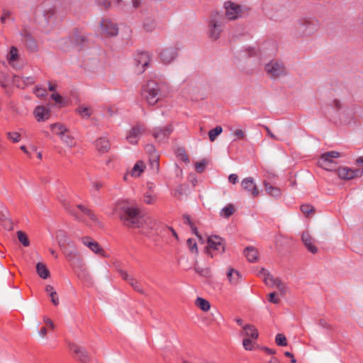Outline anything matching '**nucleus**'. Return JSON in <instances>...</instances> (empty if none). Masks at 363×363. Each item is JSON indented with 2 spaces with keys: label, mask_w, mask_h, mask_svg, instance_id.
<instances>
[{
  "label": "nucleus",
  "mask_w": 363,
  "mask_h": 363,
  "mask_svg": "<svg viewBox=\"0 0 363 363\" xmlns=\"http://www.w3.org/2000/svg\"><path fill=\"white\" fill-rule=\"evenodd\" d=\"M268 301L272 303L277 304L279 303L280 299L277 297L276 292H272L269 294Z\"/></svg>",
  "instance_id": "55"
},
{
  "label": "nucleus",
  "mask_w": 363,
  "mask_h": 363,
  "mask_svg": "<svg viewBox=\"0 0 363 363\" xmlns=\"http://www.w3.org/2000/svg\"><path fill=\"white\" fill-rule=\"evenodd\" d=\"M69 348L74 353V357L77 361L81 363H89L90 362V357L85 348L74 343H70Z\"/></svg>",
  "instance_id": "11"
},
{
  "label": "nucleus",
  "mask_w": 363,
  "mask_h": 363,
  "mask_svg": "<svg viewBox=\"0 0 363 363\" xmlns=\"http://www.w3.org/2000/svg\"><path fill=\"white\" fill-rule=\"evenodd\" d=\"M60 138H61L62 140L65 143H66L68 146L72 147L74 145V139L71 136H69L68 135H65V133H64L62 135H60Z\"/></svg>",
  "instance_id": "48"
},
{
  "label": "nucleus",
  "mask_w": 363,
  "mask_h": 363,
  "mask_svg": "<svg viewBox=\"0 0 363 363\" xmlns=\"http://www.w3.org/2000/svg\"><path fill=\"white\" fill-rule=\"evenodd\" d=\"M0 221L4 226V228L7 230H12L13 228V224L11 220L6 217L4 214L0 215Z\"/></svg>",
  "instance_id": "34"
},
{
  "label": "nucleus",
  "mask_w": 363,
  "mask_h": 363,
  "mask_svg": "<svg viewBox=\"0 0 363 363\" xmlns=\"http://www.w3.org/2000/svg\"><path fill=\"white\" fill-rule=\"evenodd\" d=\"M83 118H89L91 115L90 108L80 106L76 110Z\"/></svg>",
  "instance_id": "40"
},
{
  "label": "nucleus",
  "mask_w": 363,
  "mask_h": 363,
  "mask_svg": "<svg viewBox=\"0 0 363 363\" xmlns=\"http://www.w3.org/2000/svg\"><path fill=\"white\" fill-rule=\"evenodd\" d=\"M33 113L38 121H44L49 118L50 111L43 106H38L35 108Z\"/></svg>",
  "instance_id": "22"
},
{
  "label": "nucleus",
  "mask_w": 363,
  "mask_h": 363,
  "mask_svg": "<svg viewBox=\"0 0 363 363\" xmlns=\"http://www.w3.org/2000/svg\"><path fill=\"white\" fill-rule=\"evenodd\" d=\"M69 40L78 51L82 50L86 45L87 38L82 35L77 28H75L69 37Z\"/></svg>",
  "instance_id": "13"
},
{
  "label": "nucleus",
  "mask_w": 363,
  "mask_h": 363,
  "mask_svg": "<svg viewBox=\"0 0 363 363\" xmlns=\"http://www.w3.org/2000/svg\"><path fill=\"white\" fill-rule=\"evenodd\" d=\"M145 164L143 161H138L131 169L130 174L132 177H140L144 171Z\"/></svg>",
  "instance_id": "30"
},
{
  "label": "nucleus",
  "mask_w": 363,
  "mask_h": 363,
  "mask_svg": "<svg viewBox=\"0 0 363 363\" xmlns=\"http://www.w3.org/2000/svg\"><path fill=\"white\" fill-rule=\"evenodd\" d=\"M138 71L140 73H143L146 67L149 66L150 64V56L147 52H143L140 53L138 58H136Z\"/></svg>",
  "instance_id": "19"
},
{
  "label": "nucleus",
  "mask_w": 363,
  "mask_h": 363,
  "mask_svg": "<svg viewBox=\"0 0 363 363\" xmlns=\"http://www.w3.org/2000/svg\"><path fill=\"white\" fill-rule=\"evenodd\" d=\"M301 211L305 216H308L311 213L315 212V208L311 205L303 204L301 206Z\"/></svg>",
  "instance_id": "45"
},
{
  "label": "nucleus",
  "mask_w": 363,
  "mask_h": 363,
  "mask_svg": "<svg viewBox=\"0 0 363 363\" xmlns=\"http://www.w3.org/2000/svg\"><path fill=\"white\" fill-rule=\"evenodd\" d=\"M275 286L279 290L280 294L281 296H284L286 294V286L285 285L281 282V281L279 279L278 280L277 283L276 284Z\"/></svg>",
  "instance_id": "53"
},
{
  "label": "nucleus",
  "mask_w": 363,
  "mask_h": 363,
  "mask_svg": "<svg viewBox=\"0 0 363 363\" xmlns=\"http://www.w3.org/2000/svg\"><path fill=\"white\" fill-rule=\"evenodd\" d=\"M34 83H35V79L33 77H27L23 78V79L22 80V84H23V86H24V88L26 86L32 85Z\"/></svg>",
  "instance_id": "56"
},
{
  "label": "nucleus",
  "mask_w": 363,
  "mask_h": 363,
  "mask_svg": "<svg viewBox=\"0 0 363 363\" xmlns=\"http://www.w3.org/2000/svg\"><path fill=\"white\" fill-rule=\"evenodd\" d=\"M82 241L83 243L94 253L101 255L102 256L105 257V255L103 254L104 250L101 247L98 242L91 240V238L89 237L83 238Z\"/></svg>",
  "instance_id": "20"
},
{
  "label": "nucleus",
  "mask_w": 363,
  "mask_h": 363,
  "mask_svg": "<svg viewBox=\"0 0 363 363\" xmlns=\"http://www.w3.org/2000/svg\"><path fill=\"white\" fill-rule=\"evenodd\" d=\"M145 149L146 152L150 154V157H152V155L157 154L155 147L153 145L147 144L145 146Z\"/></svg>",
  "instance_id": "59"
},
{
  "label": "nucleus",
  "mask_w": 363,
  "mask_h": 363,
  "mask_svg": "<svg viewBox=\"0 0 363 363\" xmlns=\"http://www.w3.org/2000/svg\"><path fill=\"white\" fill-rule=\"evenodd\" d=\"M143 128L140 124L134 125L128 133L126 140L132 145L138 143L140 135L142 133Z\"/></svg>",
  "instance_id": "17"
},
{
  "label": "nucleus",
  "mask_w": 363,
  "mask_h": 363,
  "mask_svg": "<svg viewBox=\"0 0 363 363\" xmlns=\"http://www.w3.org/2000/svg\"><path fill=\"white\" fill-rule=\"evenodd\" d=\"M320 27L319 21L315 18H301L296 24V29L301 35H310Z\"/></svg>",
  "instance_id": "6"
},
{
  "label": "nucleus",
  "mask_w": 363,
  "mask_h": 363,
  "mask_svg": "<svg viewBox=\"0 0 363 363\" xmlns=\"http://www.w3.org/2000/svg\"><path fill=\"white\" fill-rule=\"evenodd\" d=\"M243 330L245 332V335L252 339H257L259 336V333L256 328L250 324H247L243 327Z\"/></svg>",
  "instance_id": "31"
},
{
  "label": "nucleus",
  "mask_w": 363,
  "mask_h": 363,
  "mask_svg": "<svg viewBox=\"0 0 363 363\" xmlns=\"http://www.w3.org/2000/svg\"><path fill=\"white\" fill-rule=\"evenodd\" d=\"M51 130L60 136L67 132V128L61 123H53L50 125Z\"/></svg>",
  "instance_id": "33"
},
{
  "label": "nucleus",
  "mask_w": 363,
  "mask_h": 363,
  "mask_svg": "<svg viewBox=\"0 0 363 363\" xmlns=\"http://www.w3.org/2000/svg\"><path fill=\"white\" fill-rule=\"evenodd\" d=\"M77 207L79 209H80L84 214L88 216L90 218V219H91L92 220H96L95 215L93 213V212L90 209L87 208L86 207H85L84 206H83L82 204L77 205Z\"/></svg>",
  "instance_id": "44"
},
{
  "label": "nucleus",
  "mask_w": 363,
  "mask_h": 363,
  "mask_svg": "<svg viewBox=\"0 0 363 363\" xmlns=\"http://www.w3.org/2000/svg\"><path fill=\"white\" fill-rule=\"evenodd\" d=\"M275 342L278 346L284 347L287 345L286 337L281 333H279L276 335Z\"/></svg>",
  "instance_id": "43"
},
{
  "label": "nucleus",
  "mask_w": 363,
  "mask_h": 363,
  "mask_svg": "<svg viewBox=\"0 0 363 363\" xmlns=\"http://www.w3.org/2000/svg\"><path fill=\"white\" fill-rule=\"evenodd\" d=\"M229 182L235 184L238 182V177L235 174H231L228 177Z\"/></svg>",
  "instance_id": "64"
},
{
  "label": "nucleus",
  "mask_w": 363,
  "mask_h": 363,
  "mask_svg": "<svg viewBox=\"0 0 363 363\" xmlns=\"http://www.w3.org/2000/svg\"><path fill=\"white\" fill-rule=\"evenodd\" d=\"M150 164L151 169L155 172H158L160 168V162H159V156L157 154H154L152 155V157H150Z\"/></svg>",
  "instance_id": "37"
},
{
  "label": "nucleus",
  "mask_w": 363,
  "mask_h": 363,
  "mask_svg": "<svg viewBox=\"0 0 363 363\" xmlns=\"http://www.w3.org/2000/svg\"><path fill=\"white\" fill-rule=\"evenodd\" d=\"M51 99L58 104L65 105L64 99L59 94H52L51 95Z\"/></svg>",
  "instance_id": "54"
},
{
  "label": "nucleus",
  "mask_w": 363,
  "mask_h": 363,
  "mask_svg": "<svg viewBox=\"0 0 363 363\" xmlns=\"http://www.w3.org/2000/svg\"><path fill=\"white\" fill-rule=\"evenodd\" d=\"M64 253L67 261L75 269V272L79 279L89 284L91 283V277L84 268L82 259L77 255V251L72 249L71 250H65Z\"/></svg>",
  "instance_id": "3"
},
{
  "label": "nucleus",
  "mask_w": 363,
  "mask_h": 363,
  "mask_svg": "<svg viewBox=\"0 0 363 363\" xmlns=\"http://www.w3.org/2000/svg\"><path fill=\"white\" fill-rule=\"evenodd\" d=\"M12 83L16 87L20 89H24V86H23L22 81L20 79V77L14 74L12 78Z\"/></svg>",
  "instance_id": "51"
},
{
  "label": "nucleus",
  "mask_w": 363,
  "mask_h": 363,
  "mask_svg": "<svg viewBox=\"0 0 363 363\" xmlns=\"http://www.w3.org/2000/svg\"><path fill=\"white\" fill-rule=\"evenodd\" d=\"M18 58V50L16 47L12 46L8 57L9 64L12 65Z\"/></svg>",
  "instance_id": "41"
},
{
  "label": "nucleus",
  "mask_w": 363,
  "mask_h": 363,
  "mask_svg": "<svg viewBox=\"0 0 363 363\" xmlns=\"http://www.w3.org/2000/svg\"><path fill=\"white\" fill-rule=\"evenodd\" d=\"M194 269L201 276H203V277L208 276L209 271L208 270V269H204V268H201V267L195 266Z\"/></svg>",
  "instance_id": "57"
},
{
  "label": "nucleus",
  "mask_w": 363,
  "mask_h": 363,
  "mask_svg": "<svg viewBox=\"0 0 363 363\" xmlns=\"http://www.w3.org/2000/svg\"><path fill=\"white\" fill-rule=\"evenodd\" d=\"M167 93L166 84L155 80L148 81L142 90V95L150 106L157 104L166 97Z\"/></svg>",
  "instance_id": "2"
},
{
  "label": "nucleus",
  "mask_w": 363,
  "mask_h": 363,
  "mask_svg": "<svg viewBox=\"0 0 363 363\" xmlns=\"http://www.w3.org/2000/svg\"><path fill=\"white\" fill-rule=\"evenodd\" d=\"M101 28L109 36H116L118 35V28L115 23L110 21L104 20L101 22Z\"/></svg>",
  "instance_id": "23"
},
{
  "label": "nucleus",
  "mask_w": 363,
  "mask_h": 363,
  "mask_svg": "<svg viewBox=\"0 0 363 363\" xmlns=\"http://www.w3.org/2000/svg\"><path fill=\"white\" fill-rule=\"evenodd\" d=\"M9 75L5 72H0V85L2 88L6 89L7 85L6 82L9 80Z\"/></svg>",
  "instance_id": "49"
},
{
  "label": "nucleus",
  "mask_w": 363,
  "mask_h": 363,
  "mask_svg": "<svg viewBox=\"0 0 363 363\" xmlns=\"http://www.w3.org/2000/svg\"><path fill=\"white\" fill-rule=\"evenodd\" d=\"M114 213L125 227L140 228L145 223L144 215L141 210L130 206L126 201H118L114 208Z\"/></svg>",
  "instance_id": "1"
},
{
  "label": "nucleus",
  "mask_w": 363,
  "mask_h": 363,
  "mask_svg": "<svg viewBox=\"0 0 363 363\" xmlns=\"http://www.w3.org/2000/svg\"><path fill=\"white\" fill-rule=\"evenodd\" d=\"M208 247L214 250H217L220 254L225 252V241L219 235H213L207 239Z\"/></svg>",
  "instance_id": "12"
},
{
  "label": "nucleus",
  "mask_w": 363,
  "mask_h": 363,
  "mask_svg": "<svg viewBox=\"0 0 363 363\" xmlns=\"http://www.w3.org/2000/svg\"><path fill=\"white\" fill-rule=\"evenodd\" d=\"M235 212L234 206L231 203L228 204L226 206L222 208L220 211V216L224 218H229Z\"/></svg>",
  "instance_id": "36"
},
{
  "label": "nucleus",
  "mask_w": 363,
  "mask_h": 363,
  "mask_svg": "<svg viewBox=\"0 0 363 363\" xmlns=\"http://www.w3.org/2000/svg\"><path fill=\"white\" fill-rule=\"evenodd\" d=\"M340 157V152L337 151H329L322 154L318 161L320 167L328 171L333 170V159Z\"/></svg>",
  "instance_id": "8"
},
{
  "label": "nucleus",
  "mask_w": 363,
  "mask_h": 363,
  "mask_svg": "<svg viewBox=\"0 0 363 363\" xmlns=\"http://www.w3.org/2000/svg\"><path fill=\"white\" fill-rule=\"evenodd\" d=\"M129 284L131 285V286L133 288V289L135 291H138V293L142 294H143L145 293L141 285L134 278L130 281V282Z\"/></svg>",
  "instance_id": "46"
},
{
  "label": "nucleus",
  "mask_w": 363,
  "mask_h": 363,
  "mask_svg": "<svg viewBox=\"0 0 363 363\" xmlns=\"http://www.w3.org/2000/svg\"><path fill=\"white\" fill-rule=\"evenodd\" d=\"M22 37V42L25 46L30 52H34L38 50V44L34 37L26 30L21 33Z\"/></svg>",
  "instance_id": "15"
},
{
  "label": "nucleus",
  "mask_w": 363,
  "mask_h": 363,
  "mask_svg": "<svg viewBox=\"0 0 363 363\" xmlns=\"http://www.w3.org/2000/svg\"><path fill=\"white\" fill-rule=\"evenodd\" d=\"M35 13L37 18L42 17L43 18L47 26H52L57 23L56 6L52 4L50 1H45L39 4L36 7Z\"/></svg>",
  "instance_id": "4"
},
{
  "label": "nucleus",
  "mask_w": 363,
  "mask_h": 363,
  "mask_svg": "<svg viewBox=\"0 0 363 363\" xmlns=\"http://www.w3.org/2000/svg\"><path fill=\"white\" fill-rule=\"evenodd\" d=\"M17 237H18V240L22 243V245L23 246H25V247L29 246V245H30L29 239H28L27 235L24 232H23L21 230L18 231Z\"/></svg>",
  "instance_id": "39"
},
{
  "label": "nucleus",
  "mask_w": 363,
  "mask_h": 363,
  "mask_svg": "<svg viewBox=\"0 0 363 363\" xmlns=\"http://www.w3.org/2000/svg\"><path fill=\"white\" fill-rule=\"evenodd\" d=\"M301 240L309 252L313 254L317 253L318 248L313 244V239L308 232L302 233Z\"/></svg>",
  "instance_id": "21"
},
{
  "label": "nucleus",
  "mask_w": 363,
  "mask_h": 363,
  "mask_svg": "<svg viewBox=\"0 0 363 363\" xmlns=\"http://www.w3.org/2000/svg\"><path fill=\"white\" fill-rule=\"evenodd\" d=\"M227 277L230 284L236 285L241 281V274L238 270L229 268L227 273Z\"/></svg>",
  "instance_id": "25"
},
{
  "label": "nucleus",
  "mask_w": 363,
  "mask_h": 363,
  "mask_svg": "<svg viewBox=\"0 0 363 363\" xmlns=\"http://www.w3.org/2000/svg\"><path fill=\"white\" fill-rule=\"evenodd\" d=\"M195 166H196V172L198 173H202L205 169V167L206 166V162L205 160H202L201 162H196Z\"/></svg>",
  "instance_id": "52"
},
{
  "label": "nucleus",
  "mask_w": 363,
  "mask_h": 363,
  "mask_svg": "<svg viewBox=\"0 0 363 363\" xmlns=\"http://www.w3.org/2000/svg\"><path fill=\"white\" fill-rule=\"evenodd\" d=\"M265 70L272 77H279L286 74L284 66L277 61H272L267 64Z\"/></svg>",
  "instance_id": "10"
},
{
  "label": "nucleus",
  "mask_w": 363,
  "mask_h": 363,
  "mask_svg": "<svg viewBox=\"0 0 363 363\" xmlns=\"http://www.w3.org/2000/svg\"><path fill=\"white\" fill-rule=\"evenodd\" d=\"M223 128L221 126H216V128L211 129L208 132L209 140L213 142L216 140V138L222 133Z\"/></svg>",
  "instance_id": "38"
},
{
  "label": "nucleus",
  "mask_w": 363,
  "mask_h": 363,
  "mask_svg": "<svg viewBox=\"0 0 363 363\" xmlns=\"http://www.w3.org/2000/svg\"><path fill=\"white\" fill-rule=\"evenodd\" d=\"M36 272L38 274V276L43 279H46L50 277L49 270L48 269L46 266L42 262L37 263Z\"/></svg>",
  "instance_id": "29"
},
{
  "label": "nucleus",
  "mask_w": 363,
  "mask_h": 363,
  "mask_svg": "<svg viewBox=\"0 0 363 363\" xmlns=\"http://www.w3.org/2000/svg\"><path fill=\"white\" fill-rule=\"evenodd\" d=\"M224 7L225 9V16L229 20H235L242 16L243 9L240 5L232 1H227L225 3Z\"/></svg>",
  "instance_id": "9"
},
{
  "label": "nucleus",
  "mask_w": 363,
  "mask_h": 363,
  "mask_svg": "<svg viewBox=\"0 0 363 363\" xmlns=\"http://www.w3.org/2000/svg\"><path fill=\"white\" fill-rule=\"evenodd\" d=\"M96 147L100 152H107L110 149L109 141L105 138H100L96 140Z\"/></svg>",
  "instance_id": "26"
},
{
  "label": "nucleus",
  "mask_w": 363,
  "mask_h": 363,
  "mask_svg": "<svg viewBox=\"0 0 363 363\" xmlns=\"http://www.w3.org/2000/svg\"><path fill=\"white\" fill-rule=\"evenodd\" d=\"M177 49L174 47H169L161 51L160 57L164 64H169L177 57Z\"/></svg>",
  "instance_id": "16"
},
{
  "label": "nucleus",
  "mask_w": 363,
  "mask_h": 363,
  "mask_svg": "<svg viewBox=\"0 0 363 363\" xmlns=\"http://www.w3.org/2000/svg\"><path fill=\"white\" fill-rule=\"evenodd\" d=\"M264 186L265 187L266 192L273 196V197H279L281 195V190L276 186H272L269 182L264 181Z\"/></svg>",
  "instance_id": "28"
},
{
  "label": "nucleus",
  "mask_w": 363,
  "mask_h": 363,
  "mask_svg": "<svg viewBox=\"0 0 363 363\" xmlns=\"http://www.w3.org/2000/svg\"><path fill=\"white\" fill-rule=\"evenodd\" d=\"M50 298H51V301L52 303L55 305V306H57L59 304V298H58V295L57 294L56 291H52V293H50L49 294Z\"/></svg>",
  "instance_id": "58"
},
{
  "label": "nucleus",
  "mask_w": 363,
  "mask_h": 363,
  "mask_svg": "<svg viewBox=\"0 0 363 363\" xmlns=\"http://www.w3.org/2000/svg\"><path fill=\"white\" fill-rule=\"evenodd\" d=\"M195 304L197 307L203 311H208L211 308L209 301L201 297H198L196 299Z\"/></svg>",
  "instance_id": "32"
},
{
  "label": "nucleus",
  "mask_w": 363,
  "mask_h": 363,
  "mask_svg": "<svg viewBox=\"0 0 363 363\" xmlns=\"http://www.w3.org/2000/svg\"><path fill=\"white\" fill-rule=\"evenodd\" d=\"M186 245L191 253L198 254V247L196 241L193 238H189Z\"/></svg>",
  "instance_id": "42"
},
{
  "label": "nucleus",
  "mask_w": 363,
  "mask_h": 363,
  "mask_svg": "<svg viewBox=\"0 0 363 363\" xmlns=\"http://www.w3.org/2000/svg\"><path fill=\"white\" fill-rule=\"evenodd\" d=\"M173 129L171 125H168L164 128H155L153 129L152 135L156 140L164 142L168 139Z\"/></svg>",
  "instance_id": "14"
},
{
  "label": "nucleus",
  "mask_w": 363,
  "mask_h": 363,
  "mask_svg": "<svg viewBox=\"0 0 363 363\" xmlns=\"http://www.w3.org/2000/svg\"><path fill=\"white\" fill-rule=\"evenodd\" d=\"M241 186L245 190L250 192L254 197L257 196L259 194L257 185L254 182V179L252 177L245 178L241 182Z\"/></svg>",
  "instance_id": "18"
},
{
  "label": "nucleus",
  "mask_w": 363,
  "mask_h": 363,
  "mask_svg": "<svg viewBox=\"0 0 363 363\" xmlns=\"http://www.w3.org/2000/svg\"><path fill=\"white\" fill-rule=\"evenodd\" d=\"M259 274V275L263 276V281H264L265 284L270 287L275 286L278 280H279V279L274 278L272 274H270L269 272H267L264 268L261 269Z\"/></svg>",
  "instance_id": "24"
},
{
  "label": "nucleus",
  "mask_w": 363,
  "mask_h": 363,
  "mask_svg": "<svg viewBox=\"0 0 363 363\" xmlns=\"http://www.w3.org/2000/svg\"><path fill=\"white\" fill-rule=\"evenodd\" d=\"M225 17L222 13L218 11L211 13V19L208 23V35L213 40H217L223 30V27L225 21Z\"/></svg>",
  "instance_id": "5"
},
{
  "label": "nucleus",
  "mask_w": 363,
  "mask_h": 363,
  "mask_svg": "<svg viewBox=\"0 0 363 363\" xmlns=\"http://www.w3.org/2000/svg\"><path fill=\"white\" fill-rule=\"evenodd\" d=\"M156 27V23L155 19L152 18H147L143 23V28L147 32H152Z\"/></svg>",
  "instance_id": "35"
},
{
  "label": "nucleus",
  "mask_w": 363,
  "mask_h": 363,
  "mask_svg": "<svg viewBox=\"0 0 363 363\" xmlns=\"http://www.w3.org/2000/svg\"><path fill=\"white\" fill-rule=\"evenodd\" d=\"M118 273L120 276L122 277V279L125 281H126L128 284L130 282V281L133 279V277H130L128 272L123 269H120L118 270Z\"/></svg>",
  "instance_id": "50"
},
{
  "label": "nucleus",
  "mask_w": 363,
  "mask_h": 363,
  "mask_svg": "<svg viewBox=\"0 0 363 363\" xmlns=\"http://www.w3.org/2000/svg\"><path fill=\"white\" fill-rule=\"evenodd\" d=\"M243 347L247 350H252V348L251 347L252 345V340L250 338H245L242 341Z\"/></svg>",
  "instance_id": "60"
},
{
  "label": "nucleus",
  "mask_w": 363,
  "mask_h": 363,
  "mask_svg": "<svg viewBox=\"0 0 363 363\" xmlns=\"http://www.w3.org/2000/svg\"><path fill=\"white\" fill-rule=\"evenodd\" d=\"M335 171L338 177L345 180H350L361 177L363 174V169H352L347 167H339Z\"/></svg>",
  "instance_id": "7"
},
{
  "label": "nucleus",
  "mask_w": 363,
  "mask_h": 363,
  "mask_svg": "<svg viewBox=\"0 0 363 363\" xmlns=\"http://www.w3.org/2000/svg\"><path fill=\"white\" fill-rule=\"evenodd\" d=\"M97 3L105 9H108L111 6V0H97Z\"/></svg>",
  "instance_id": "63"
},
{
  "label": "nucleus",
  "mask_w": 363,
  "mask_h": 363,
  "mask_svg": "<svg viewBox=\"0 0 363 363\" xmlns=\"http://www.w3.org/2000/svg\"><path fill=\"white\" fill-rule=\"evenodd\" d=\"M38 96H45L47 94V91L44 88L37 86L35 91Z\"/></svg>",
  "instance_id": "61"
},
{
  "label": "nucleus",
  "mask_w": 363,
  "mask_h": 363,
  "mask_svg": "<svg viewBox=\"0 0 363 363\" xmlns=\"http://www.w3.org/2000/svg\"><path fill=\"white\" fill-rule=\"evenodd\" d=\"M244 254L250 262H255L257 260V250L252 246H248L244 250Z\"/></svg>",
  "instance_id": "27"
},
{
  "label": "nucleus",
  "mask_w": 363,
  "mask_h": 363,
  "mask_svg": "<svg viewBox=\"0 0 363 363\" xmlns=\"http://www.w3.org/2000/svg\"><path fill=\"white\" fill-rule=\"evenodd\" d=\"M11 11L6 9H3V13L0 18L1 22L2 23H4L6 22V19L9 18L11 16Z\"/></svg>",
  "instance_id": "62"
},
{
  "label": "nucleus",
  "mask_w": 363,
  "mask_h": 363,
  "mask_svg": "<svg viewBox=\"0 0 363 363\" xmlns=\"http://www.w3.org/2000/svg\"><path fill=\"white\" fill-rule=\"evenodd\" d=\"M6 135L8 138L13 143H18L20 141L21 135L17 132H8Z\"/></svg>",
  "instance_id": "47"
}]
</instances>
